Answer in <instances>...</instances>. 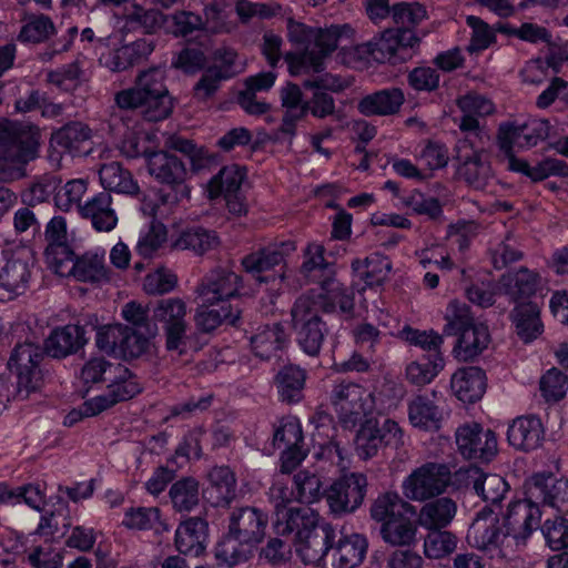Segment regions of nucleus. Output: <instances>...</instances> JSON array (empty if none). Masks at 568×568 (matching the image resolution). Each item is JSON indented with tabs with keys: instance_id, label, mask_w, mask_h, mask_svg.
Returning a JSON list of instances; mask_svg holds the SVG:
<instances>
[{
	"instance_id": "obj_1",
	"label": "nucleus",
	"mask_w": 568,
	"mask_h": 568,
	"mask_svg": "<svg viewBox=\"0 0 568 568\" xmlns=\"http://www.w3.org/2000/svg\"><path fill=\"white\" fill-rule=\"evenodd\" d=\"M274 521L276 534H294L295 551L305 565H320L333 549L337 532L329 524H320L318 514L306 507H294Z\"/></svg>"
},
{
	"instance_id": "obj_2",
	"label": "nucleus",
	"mask_w": 568,
	"mask_h": 568,
	"mask_svg": "<svg viewBox=\"0 0 568 568\" xmlns=\"http://www.w3.org/2000/svg\"><path fill=\"white\" fill-rule=\"evenodd\" d=\"M392 18L397 28L385 30L377 41L367 45L374 60L397 64L412 58L419 43L414 28L427 19V10L419 2H398L392 7Z\"/></svg>"
},
{
	"instance_id": "obj_3",
	"label": "nucleus",
	"mask_w": 568,
	"mask_h": 568,
	"mask_svg": "<svg viewBox=\"0 0 568 568\" xmlns=\"http://www.w3.org/2000/svg\"><path fill=\"white\" fill-rule=\"evenodd\" d=\"M164 80L163 69H149L138 77L134 88L116 92L114 103L121 110L139 111L150 122L164 120L173 109Z\"/></svg>"
},
{
	"instance_id": "obj_4",
	"label": "nucleus",
	"mask_w": 568,
	"mask_h": 568,
	"mask_svg": "<svg viewBox=\"0 0 568 568\" xmlns=\"http://www.w3.org/2000/svg\"><path fill=\"white\" fill-rule=\"evenodd\" d=\"M325 248L317 243H311L304 251V262L301 266V274L310 282L318 283L321 292L315 293L318 298H326L324 307L332 310V298H338L339 308L343 314L352 316L355 307L354 292L335 278L334 264L325 261Z\"/></svg>"
},
{
	"instance_id": "obj_5",
	"label": "nucleus",
	"mask_w": 568,
	"mask_h": 568,
	"mask_svg": "<svg viewBox=\"0 0 568 568\" xmlns=\"http://www.w3.org/2000/svg\"><path fill=\"white\" fill-rule=\"evenodd\" d=\"M334 298L332 310L324 307L326 298H318L314 291L301 295L291 310L292 326L296 334V341L305 354L312 357L320 355L322 345L328 334V327L322 320L320 312L334 313Z\"/></svg>"
},
{
	"instance_id": "obj_6",
	"label": "nucleus",
	"mask_w": 568,
	"mask_h": 568,
	"mask_svg": "<svg viewBox=\"0 0 568 568\" xmlns=\"http://www.w3.org/2000/svg\"><path fill=\"white\" fill-rule=\"evenodd\" d=\"M446 335H457L454 347L456 357L467 362L478 356L489 343L488 327L484 324H475L469 307L457 301L449 303L446 313Z\"/></svg>"
},
{
	"instance_id": "obj_7",
	"label": "nucleus",
	"mask_w": 568,
	"mask_h": 568,
	"mask_svg": "<svg viewBox=\"0 0 568 568\" xmlns=\"http://www.w3.org/2000/svg\"><path fill=\"white\" fill-rule=\"evenodd\" d=\"M148 173L159 183L170 189L169 193L160 195L163 205L176 204L190 197V187L186 184L189 171L185 163L168 151L145 152Z\"/></svg>"
},
{
	"instance_id": "obj_8",
	"label": "nucleus",
	"mask_w": 568,
	"mask_h": 568,
	"mask_svg": "<svg viewBox=\"0 0 568 568\" xmlns=\"http://www.w3.org/2000/svg\"><path fill=\"white\" fill-rule=\"evenodd\" d=\"M187 306L180 297L162 298L152 308V320L162 325L168 351L183 355L192 347Z\"/></svg>"
},
{
	"instance_id": "obj_9",
	"label": "nucleus",
	"mask_w": 568,
	"mask_h": 568,
	"mask_svg": "<svg viewBox=\"0 0 568 568\" xmlns=\"http://www.w3.org/2000/svg\"><path fill=\"white\" fill-rule=\"evenodd\" d=\"M45 351L33 342L18 343L9 357L8 368L17 376L18 397L29 398L30 394L37 393L42 385V371L40 363Z\"/></svg>"
},
{
	"instance_id": "obj_10",
	"label": "nucleus",
	"mask_w": 568,
	"mask_h": 568,
	"mask_svg": "<svg viewBox=\"0 0 568 568\" xmlns=\"http://www.w3.org/2000/svg\"><path fill=\"white\" fill-rule=\"evenodd\" d=\"M34 155V144L23 140L10 122L0 120V181L24 176V165Z\"/></svg>"
},
{
	"instance_id": "obj_11",
	"label": "nucleus",
	"mask_w": 568,
	"mask_h": 568,
	"mask_svg": "<svg viewBox=\"0 0 568 568\" xmlns=\"http://www.w3.org/2000/svg\"><path fill=\"white\" fill-rule=\"evenodd\" d=\"M345 27L331 26L329 28H315L312 47L300 53L288 52L285 61L293 75L303 73H320L325 69V59L336 50L342 30Z\"/></svg>"
},
{
	"instance_id": "obj_12",
	"label": "nucleus",
	"mask_w": 568,
	"mask_h": 568,
	"mask_svg": "<svg viewBox=\"0 0 568 568\" xmlns=\"http://www.w3.org/2000/svg\"><path fill=\"white\" fill-rule=\"evenodd\" d=\"M2 255L4 263L0 267V301L8 302L28 290L34 257L28 247L3 250Z\"/></svg>"
},
{
	"instance_id": "obj_13",
	"label": "nucleus",
	"mask_w": 568,
	"mask_h": 568,
	"mask_svg": "<svg viewBox=\"0 0 568 568\" xmlns=\"http://www.w3.org/2000/svg\"><path fill=\"white\" fill-rule=\"evenodd\" d=\"M367 486V477L363 473L341 474L324 490L329 511L336 517L355 513L364 503Z\"/></svg>"
},
{
	"instance_id": "obj_14",
	"label": "nucleus",
	"mask_w": 568,
	"mask_h": 568,
	"mask_svg": "<svg viewBox=\"0 0 568 568\" xmlns=\"http://www.w3.org/2000/svg\"><path fill=\"white\" fill-rule=\"evenodd\" d=\"M550 131L549 121L545 119H528L519 123L507 121L499 124L496 141L504 153L503 162L508 164V159L515 156L514 146L529 149L548 138Z\"/></svg>"
},
{
	"instance_id": "obj_15",
	"label": "nucleus",
	"mask_w": 568,
	"mask_h": 568,
	"mask_svg": "<svg viewBox=\"0 0 568 568\" xmlns=\"http://www.w3.org/2000/svg\"><path fill=\"white\" fill-rule=\"evenodd\" d=\"M450 480L452 473L446 464L426 463L403 481V494L410 500L424 501L443 494Z\"/></svg>"
},
{
	"instance_id": "obj_16",
	"label": "nucleus",
	"mask_w": 568,
	"mask_h": 568,
	"mask_svg": "<svg viewBox=\"0 0 568 568\" xmlns=\"http://www.w3.org/2000/svg\"><path fill=\"white\" fill-rule=\"evenodd\" d=\"M403 443V432L398 424L389 418L367 419L361 425L355 438L359 458L366 460L377 455L383 446L397 447Z\"/></svg>"
},
{
	"instance_id": "obj_17",
	"label": "nucleus",
	"mask_w": 568,
	"mask_h": 568,
	"mask_svg": "<svg viewBox=\"0 0 568 568\" xmlns=\"http://www.w3.org/2000/svg\"><path fill=\"white\" fill-rule=\"evenodd\" d=\"M456 151L459 178L475 190H486L494 180V174L485 151L475 150L468 138L458 142Z\"/></svg>"
},
{
	"instance_id": "obj_18",
	"label": "nucleus",
	"mask_w": 568,
	"mask_h": 568,
	"mask_svg": "<svg viewBox=\"0 0 568 568\" xmlns=\"http://www.w3.org/2000/svg\"><path fill=\"white\" fill-rule=\"evenodd\" d=\"M366 390L356 383L342 381L333 386L331 403L345 428L361 424L366 416Z\"/></svg>"
},
{
	"instance_id": "obj_19",
	"label": "nucleus",
	"mask_w": 568,
	"mask_h": 568,
	"mask_svg": "<svg viewBox=\"0 0 568 568\" xmlns=\"http://www.w3.org/2000/svg\"><path fill=\"white\" fill-rule=\"evenodd\" d=\"M526 494L537 505L551 507L568 514V478L556 477L550 471L531 475L526 481Z\"/></svg>"
},
{
	"instance_id": "obj_20",
	"label": "nucleus",
	"mask_w": 568,
	"mask_h": 568,
	"mask_svg": "<svg viewBox=\"0 0 568 568\" xmlns=\"http://www.w3.org/2000/svg\"><path fill=\"white\" fill-rule=\"evenodd\" d=\"M456 444L460 455L470 460L490 462L498 452L496 434L477 423L459 426Z\"/></svg>"
},
{
	"instance_id": "obj_21",
	"label": "nucleus",
	"mask_w": 568,
	"mask_h": 568,
	"mask_svg": "<svg viewBox=\"0 0 568 568\" xmlns=\"http://www.w3.org/2000/svg\"><path fill=\"white\" fill-rule=\"evenodd\" d=\"M541 511L537 503L529 496L511 501L504 517V526L514 539V547L525 545L532 531L540 525Z\"/></svg>"
},
{
	"instance_id": "obj_22",
	"label": "nucleus",
	"mask_w": 568,
	"mask_h": 568,
	"mask_svg": "<svg viewBox=\"0 0 568 568\" xmlns=\"http://www.w3.org/2000/svg\"><path fill=\"white\" fill-rule=\"evenodd\" d=\"M491 519L488 523L474 520L467 531L468 542L480 550L496 551L503 558L514 555V539L507 532L504 521Z\"/></svg>"
},
{
	"instance_id": "obj_23",
	"label": "nucleus",
	"mask_w": 568,
	"mask_h": 568,
	"mask_svg": "<svg viewBox=\"0 0 568 568\" xmlns=\"http://www.w3.org/2000/svg\"><path fill=\"white\" fill-rule=\"evenodd\" d=\"M241 287L242 277L239 274L227 268H216L202 280L195 292L203 305H227L230 300L239 296Z\"/></svg>"
},
{
	"instance_id": "obj_24",
	"label": "nucleus",
	"mask_w": 568,
	"mask_h": 568,
	"mask_svg": "<svg viewBox=\"0 0 568 568\" xmlns=\"http://www.w3.org/2000/svg\"><path fill=\"white\" fill-rule=\"evenodd\" d=\"M267 524L268 516L262 509L242 506L231 510L227 530L244 544L256 548L266 535Z\"/></svg>"
},
{
	"instance_id": "obj_25",
	"label": "nucleus",
	"mask_w": 568,
	"mask_h": 568,
	"mask_svg": "<svg viewBox=\"0 0 568 568\" xmlns=\"http://www.w3.org/2000/svg\"><path fill=\"white\" fill-rule=\"evenodd\" d=\"M87 324H68L54 328L44 341L45 354L53 358H65L78 353L88 343Z\"/></svg>"
},
{
	"instance_id": "obj_26",
	"label": "nucleus",
	"mask_w": 568,
	"mask_h": 568,
	"mask_svg": "<svg viewBox=\"0 0 568 568\" xmlns=\"http://www.w3.org/2000/svg\"><path fill=\"white\" fill-rule=\"evenodd\" d=\"M438 402L439 397L435 390L413 397L408 403L410 424L423 430H438L443 422V409Z\"/></svg>"
},
{
	"instance_id": "obj_27",
	"label": "nucleus",
	"mask_w": 568,
	"mask_h": 568,
	"mask_svg": "<svg viewBox=\"0 0 568 568\" xmlns=\"http://www.w3.org/2000/svg\"><path fill=\"white\" fill-rule=\"evenodd\" d=\"M124 374L112 377L108 382V392L104 395L92 398L89 405H97L89 414H100L119 402L128 400L141 392V385L131 372L124 366Z\"/></svg>"
},
{
	"instance_id": "obj_28",
	"label": "nucleus",
	"mask_w": 568,
	"mask_h": 568,
	"mask_svg": "<svg viewBox=\"0 0 568 568\" xmlns=\"http://www.w3.org/2000/svg\"><path fill=\"white\" fill-rule=\"evenodd\" d=\"M500 288L513 302L530 298L541 285V276L538 272L521 266L515 271H508L499 278Z\"/></svg>"
},
{
	"instance_id": "obj_29",
	"label": "nucleus",
	"mask_w": 568,
	"mask_h": 568,
	"mask_svg": "<svg viewBox=\"0 0 568 568\" xmlns=\"http://www.w3.org/2000/svg\"><path fill=\"white\" fill-rule=\"evenodd\" d=\"M544 435V426L538 417L521 416L514 419L509 425L507 439L514 448L530 452L541 445Z\"/></svg>"
},
{
	"instance_id": "obj_30",
	"label": "nucleus",
	"mask_w": 568,
	"mask_h": 568,
	"mask_svg": "<svg viewBox=\"0 0 568 568\" xmlns=\"http://www.w3.org/2000/svg\"><path fill=\"white\" fill-rule=\"evenodd\" d=\"M295 250L296 246L293 241H283L281 243L258 248L257 251L245 255L242 258L241 264L245 272L260 274L283 263L285 257Z\"/></svg>"
},
{
	"instance_id": "obj_31",
	"label": "nucleus",
	"mask_w": 568,
	"mask_h": 568,
	"mask_svg": "<svg viewBox=\"0 0 568 568\" xmlns=\"http://www.w3.org/2000/svg\"><path fill=\"white\" fill-rule=\"evenodd\" d=\"M91 136V129L87 124L74 121L54 131L51 143L72 156L88 155Z\"/></svg>"
},
{
	"instance_id": "obj_32",
	"label": "nucleus",
	"mask_w": 568,
	"mask_h": 568,
	"mask_svg": "<svg viewBox=\"0 0 568 568\" xmlns=\"http://www.w3.org/2000/svg\"><path fill=\"white\" fill-rule=\"evenodd\" d=\"M404 102V92L390 88L365 95L358 101L357 110L365 116H388L398 113Z\"/></svg>"
},
{
	"instance_id": "obj_33",
	"label": "nucleus",
	"mask_w": 568,
	"mask_h": 568,
	"mask_svg": "<svg viewBox=\"0 0 568 568\" xmlns=\"http://www.w3.org/2000/svg\"><path fill=\"white\" fill-rule=\"evenodd\" d=\"M207 523L201 517H190L175 531V547L183 555L199 556L205 549Z\"/></svg>"
},
{
	"instance_id": "obj_34",
	"label": "nucleus",
	"mask_w": 568,
	"mask_h": 568,
	"mask_svg": "<svg viewBox=\"0 0 568 568\" xmlns=\"http://www.w3.org/2000/svg\"><path fill=\"white\" fill-rule=\"evenodd\" d=\"M275 73L261 72L256 75L248 77L244 81V89L237 94V103L251 115H261L270 110V104L264 101L256 100V93L270 90L274 82Z\"/></svg>"
},
{
	"instance_id": "obj_35",
	"label": "nucleus",
	"mask_w": 568,
	"mask_h": 568,
	"mask_svg": "<svg viewBox=\"0 0 568 568\" xmlns=\"http://www.w3.org/2000/svg\"><path fill=\"white\" fill-rule=\"evenodd\" d=\"M288 343V335L281 323L257 328L251 337V347L256 357L268 361L277 357Z\"/></svg>"
},
{
	"instance_id": "obj_36",
	"label": "nucleus",
	"mask_w": 568,
	"mask_h": 568,
	"mask_svg": "<svg viewBox=\"0 0 568 568\" xmlns=\"http://www.w3.org/2000/svg\"><path fill=\"white\" fill-rule=\"evenodd\" d=\"M450 384L459 400L475 403L486 392V374L481 368L475 366L462 368L453 375Z\"/></svg>"
},
{
	"instance_id": "obj_37",
	"label": "nucleus",
	"mask_w": 568,
	"mask_h": 568,
	"mask_svg": "<svg viewBox=\"0 0 568 568\" xmlns=\"http://www.w3.org/2000/svg\"><path fill=\"white\" fill-rule=\"evenodd\" d=\"M80 215L91 222L94 230L110 232L118 224V216L112 207V196L101 192L88 200L80 209Z\"/></svg>"
},
{
	"instance_id": "obj_38",
	"label": "nucleus",
	"mask_w": 568,
	"mask_h": 568,
	"mask_svg": "<svg viewBox=\"0 0 568 568\" xmlns=\"http://www.w3.org/2000/svg\"><path fill=\"white\" fill-rule=\"evenodd\" d=\"M506 169L513 172L521 173L531 181H542L551 175L568 176V164L559 159L546 158L530 165L527 161L510 156Z\"/></svg>"
},
{
	"instance_id": "obj_39",
	"label": "nucleus",
	"mask_w": 568,
	"mask_h": 568,
	"mask_svg": "<svg viewBox=\"0 0 568 568\" xmlns=\"http://www.w3.org/2000/svg\"><path fill=\"white\" fill-rule=\"evenodd\" d=\"M471 477V486L477 496L486 504L501 507V503L510 491L508 481L500 475L487 474L476 468Z\"/></svg>"
},
{
	"instance_id": "obj_40",
	"label": "nucleus",
	"mask_w": 568,
	"mask_h": 568,
	"mask_svg": "<svg viewBox=\"0 0 568 568\" xmlns=\"http://www.w3.org/2000/svg\"><path fill=\"white\" fill-rule=\"evenodd\" d=\"M332 550L338 568H355L365 558L367 540L359 534L343 535L341 532Z\"/></svg>"
},
{
	"instance_id": "obj_41",
	"label": "nucleus",
	"mask_w": 568,
	"mask_h": 568,
	"mask_svg": "<svg viewBox=\"0 0 568 568\" xmlns=\"http://www.w3.org/2000/svg\"><path fill=\"white\" fill-rule=\"evenodd\" d=\"M17 555H24L22 561L32 568H62V556L50 545H34L29 537L18 538L12 547Z\"/></svg>"
},
{
	"instance_id": "obj_42",
	"label": "nucleus",
	"mask_w": 568,
	"mask_h": 568,
	"mask_svg": "<svg viewBox=\"0 0 568 568\" xmlns=\"http://www.w3.org/2000/svg\"><path fill=\"white\" fill-rule=\"evenodd\" d=\"M456 513L457 505L452 498H436L420 508L418 524L426 529H443L452 523Z\"/></svg>"
},
{
	"instance_id": "obj_43",
	"label": "nucleus",
	"mask_w": 568,
	"mask_h": 568,
	"mask_svg": "<svg viewBox=\"0 0 568 568\" xmlns=\"http://www.w3.org/2000/svg\"><path fill=\"white\" fill-rule=\"evenodd\" d=\"M513 323L519 338L529 343L542 333L540 308L536 303H520L511 312Z\"/></svg>"
},
{
	"instance_id": "obj_44",
	"label": "nucleus",
	"mask_w": 568,
	"mask_h": 568,
	"mask_svg": "<svg viewBox=\"0 0 568 568\" xmlns=\"http://www.w3.org/2000/svg\"><path fill=\"white\" fill-rule=\"evenodd\" d=\"M352 268L359 280L364 281L367 286L373 287L387 281L392 271V262L381 253H373L364 260H354Z\"/></svg>"
},
{
	"instance_id": "obj_45",
	"label": "nucleus",
	"mask_w": 568,
	"mask_h": 568,
	"mask_svg": "<svg viewBox=\"0 0 568 568\" xmlns=\"http://www.w3.org/2000/svg\"><path fill=\"white\" fill-rule=\"evenodd\" d=\"M220 244L221 240L214 230L193 226L181 232L174 246L180 250L192 251L196 255H204L216 250Z\"/></svg>"
},
{
	"instance_id": "obj_46",
	"label": "nucleus",
	"mask_w": 568,
	"mask_h": 568,
	"mask_svg": "<svg viewBox=\"0 0 568 568\" xmlns=\"http://www.w3.org/2000/svg\"><path fill=\"white\" fill-rule=\"evenodd\" d=\"M306 372L297 365H285L275 376L277 392L282 402L297 403L303 398Z\"/></svg>"
},
{
	"instance_id": "obj_47",
	"label": "nucleus",
	"mask_w": 568,
	"mask_h": 568,
	"mask_svg": "<svg viewBox=\"0 0 568 568\" xmlns=\"http://www.w3.org/2000/svg\"><path fill=\"white\" fill-rule=\"evenodd\" d=\"M407 513L415 514V507L398 494L390 491L379 495L371 506V517L382 525Z\"/></svg>"
},
{
	"instance_id": "obj_48",
	"label": "nucleus",
	"mask_w": 568,
	"mask_h": 568,
	"mask_svg": "<svg viewBox=\"0 0 568 568\" xmlns=\"http://www.w3.org/2000/svg\"><path fill=\"white\" fill-rule=\"evenodd\" d=\"M99 178L105 190L130 195L139 193V185L132 174L119 162L103 164L99 170Z\"/></svg>"
},
{
	"instance_id": "obj_49",
	"label": "nucleus",
	"mask_w": 568,
	"mask_h": 568,
	"mask_svg": "<svg viewBox=\"0 0 568 568\" xmlns=\"http://www.w3.org/2000/svg\"><path fill=\"white\" fill-rule=\"evenodd\" d=\"M245 173V169L236 164L222 168L207 184L209 197L213 200L221 195L230 196V194L239 193Z\"/></svg>"
},
{
	"instance_id": "obj_50",
	"label": "nucleus",
	"mask_w": 568,
	"mask_h": 568,
	"mask_svg": "<svg viewBox=\"0 0 568 568\" xmlns=\"http://www.w3.org/2000/svg\"><path fill=\"white\" fill-rule=\"evenodd\" d=\"M253 550V546L244 544L227 530L226 535L216 544L214 555L219 564L234 567L247 561L252 557Z\"/></svg>"
},
{
	"instance_id": "obj_51",
	"label": "nucleus",
	"mask_w": 568,
	"mask_h": 568,
	"mask_svg": "<svg viewBox=\"0 0 568 568\" xmlns=\"http://www.w3.org/2000/svg\"><path fill=\"white\" fill-rule=\"evenodd\" d=\"M172 507L178 513H190L200 504V484L194 477H183L169 490Z\"/></svg>"
},
{
	"instance_id": "obj_52",
	"label": "nucleus",
	"mask_w": 568,
	"mask_h": 568,
	"mask_svg": "<svg viewBox=\"0 0 568 568\" xmlns=\"http://www.w3.org/2000/svg\"><path fill=\"white\" fill-rule=\"evenodd\" d=\"M211 487L209 494L216 493L213 504L217 507L229 505L235 497L236 479L227 466L213 467L207 474Z\"/></svg>"
},
{
	"instance_id": "obj_53",
	"label": "nucleus",
	"mask_w": 568,
	"mask_h": 568,
	"mask_svg": "<svg viewBox=\"0 0 568 568\" xmlns=\"http://www.w3.org/2000/svg\"><path fill=\"white\" fill-rule=\"evenodd\" d=\"M417 527L405 516L390 519L381 527V535L385 542L392 546L410 547L416 544Z\"/></svg>"
},
{
	"instance_id": "obj_54",
	"label": "nucleus",
	"mask_w": 568,
	"mask_h": 568,
	"mask_svg": "<svg viewBox=\"0 0 568 568\" xmlns=\"http://www.w3.org/2000/svg\"><path fill=\"white\" fill-rule=\"evenodd\" d=\"M202 306H204L202 304ZM241 310L239 306H233L232 304L221 305L220 308H197L194 315V322L197 327L203 333H211L215 328H217L224 321H227L231 324H235V322L240 318Z\"/></svg>"
},
{
	"instance_id": "obj_55",
	"label": "nucleus",
	"mask_w": 568,
	"mask_h": 568,
	"mask_svg": "<svg viewBox=\"0 0 568 568\" xmlns=\"http://www.w3.org/2000/svg\"><path fill=\"white\" fill-rule=\"evenodd\" d=\"M71 275L80 282L99 283L108 280L104 256L98 253H85L75 258Z\"/></svg>"
},
{
	"instance_id": "obj_56",
	"label": "nucleus",
	"mask_w": 568,
	"mask_h": 568,
	"mask_svg": "<svg viewBox=\"0 0 568 568\" xmlns=\"http://www.w3.org/2000/svg\"><path fill=\"white\" fill-rule=\"evenodd\" d=\"M124 366L121 364H113L104 358L95 357L88 361L80 373V378L84 385H92L98 383H108L110 378L121 376L124 374Z\"/></svg>"
},
{
	"instance_id": "obj_57",
	"label": "nucleus",
	"mask_w": 568,
	"mask_h": 568,
	"mask_svg": "<svg viewBox=\"0 0 568 568\" xmlns=\"http://www.w3.org/2000/svg\"><path fill=\"white\" fill-rule=\"evenodd\" d=\"M154 50V41L150 38H141L116 50L113 62V71H122L150 55Z\"/></svg>"
},
{
	"instance_id": "obj_58",
	"label": "nucleus",
	"mask_w": 568,
	"mask_h": 568,
	"mask_svg": "<svg viewBox=\"0 0 568 568\" xmlns=\"http://www.w3.org/2000/svg\"><path fill=\"white\" fill-rule=\"evenodd\" d=\"M402 204L410 209L414 214L425 215L432 221L443 217V205L437 197L426 195L418 190L402 196Z\"/></svg>"
},
{
	"instance_id": "obj_59",
	"label": "nucleus",
	"mask_w": 568,
	"mask_h": 568,
	"mask_svg": "<svg viewBox=\"0 0 568 568\" xmlns=\"http://www.w3.org/2000/svg\"><path fill=\"white\" fill-rule=\"evenodd\" d=\"M52 20L44 14H30L26 18L18 39L22 42L39 43L54 33Z\"/></svg>"
},
{
	"instance_id": "obj_60",
	"label": "nucleus",
	"mask_w": 568,
	"mask_h": 568,
	"mask_svg": "<svg viewBox=\"0 0 568 568\" xmlns=\"http://www.w3.org/2000/svg\"><path fill=\"white\" fill-rule=\"evenodd\" d=\"M424 551L428 558H444L455 551L457 548V537L450 531L442 529H428Z\"/></svg>"
},
{
	"instance_id": "obj_61",
	"label": "nucleus",
	"mask_w": 568,
	"mask_h": 568,
	"mask_svg": "<svg viewBox=\"0 0 568 568\" xmlns=\"http://www.w3.org/2000/svg\"><path fill=\"white\" fill-rule=\"evenodd\" d=\"M296 500L302 504H313L324 496L320 477L310 470H300L293 478Z\"/></svg>"
},
{
	"instance_id": "obj_62",
	"label": "nucleus",
	"mask_w": 568,
	"mask_h": 568,
	"mask_svg": "<svg viewBox=\"0 0 568 568\" xmlns=\"http://www.w3.org/2000/svg\"><path fill=\"white\" fill-rule=\"evenodd\" d=\"M87 189L88 183L83 179H75L67 182L55 192L54 202L57 207L63 212L77 209L80 213V209L83 207L81 200L85 194Z\"/></svg>"
},
{
	"instance_id": "obj_63",
	"label": "nucleus",
	"mask_w": 568,
	"mask_h": 568,
	"mask_svg": "<svg viewBox=\"0 0 568 568\" xmlns=\"http://www.w3.org/2000/svg\"><path fill=\"white\" fill-rule=\"evenodd\" d=\"M44 257L48 267L55 274L60 276L71 275L75 256L67 243L48 245Z\"/></svg>"
},
{
	"instance_id": "obj_64",
	"label": "nucleus",
	"mask_w": 568,
	"mask_h": 568,
	"mask_svg": "<svg viewBox=\"0 0 568 568\" xmlns=\"http://www.w3.org/2000/svg\"><path fill=\"white\" fill-rule=\"evenodd\" d=\"M541 532L551 550L559 551L568 548V518L547 519L541 526Z\"/></svg>"
}]
</instances>
